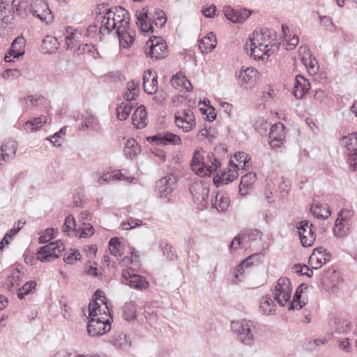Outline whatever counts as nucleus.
<instances>
[{"label": "nucleus", "instance_id": "obj_1", "mask_svg": "<svg viewBox=\"0 0 357 357\" xmlns=\"http://www.w3.org/2000/svg\"><path fill=\"white\" fill-rule=\"evenodd\" d=\"M89 314L90 319L88 321L87 332L89 335H102L111 330L112 317L110 313L107 314L104 310L102 316L100 305L96 300L91 301L89 305Z\"/></svg>", "mask_w": 357, "mask_h": 357}, {"label": "nucleus", "instance_id": "obj_2", "mask_svg": "<svg viewBox=\"0 0 357 357\" xmlns=\"http://www.w3.org/2000/svg\"><path fill=\"white\" fill-rule=\"evenodd\" d=\"M220 166V161L213 155H208L206 158L195 151L191 160L192 169L200 176H210Z\"/></svg>", "mask_w": 357, "mask_h": 357}, {"label": "nucleus", "instance_id": "obj_3", "mask_svg": "<svg viewBox=\"0 0 357 357\" xmlns=\"http://www.w3.org/2000/svg\"><path fill=\"white\" fill-rule=\"evenodd\" d=\"M256 323L248 319H240L231 322V328L237 339L243 344L251 347L254 343V335L252 328H255Z\"/></svg>", "mask_w": 357, "mask_h": 357}, {"label": "nucleus", "instance_id": "obj_4", "mask_svg": "<svg viewBox=\"0 0 357 357\" xmlns=\"http://www.w3.org/2000/svg\"><path fill=\"white\" fill-rule=\"evenodd\" d=\"M148 47L145 50L147 57L152 60H160L167 56V45L161 37L153 36L146 42Z\"/></svg>", "mask_w": 357, "mask_h": 357}, {"label": "nucleus", "instance_id": "obj_5", "mask_svg": "<svg viewBox=\"0 0 357 357\" xmlns=\"http://www.w3.org/2000/svg\"><path fill=\"white\" fill-rule=\"evenodd\" d=\"M64 249V245L60 241L51 242L38 249L37 259L42 262L52 261L59 257Z\"/></svg>", "mask_w": 357, "mask_h": 357}, {"label": "nucleus", "instance_id": "obj_6", "mask_svg": "<svg viewBox=\"0 0 357 357\" xmlns=\"http://www.w3.org/2000/svg\"><path fill=\"white\" fill-rule=\"evenodd\" d=\"M291 283L287 277H281L278 279L273 291V297L282 306L290 299L291 295Z\"/></svg>", "mask_w": 357, "mask_h": 357}, {"label": "nucleus", "instance_id": "obj_7", "mask_svg": "<svg viewBox=\"0 0 357 357\" xmlns=\"http://www.w3.org/2000/svg\"><path fill=\"white\" fill-rule=\"evenodd\" d=\"M301 243L303 247H310L316 239L315 228L308 220H302L297 224Z\"/></svg>", "mask_w": 357, "mask_h": 357}, {"label": "nucleus", "instance_id": "obj_8", "mask_svg": "<svg viewBox=\"0 0 357 357\" xmlns=\"http://www.w3.org/2000/svg\"><path fill=\"white\" fill-rule=\"evenodd\" d=\"M30 12L47 24L53 21L54 17L45 0H33L31 4Z\"/></svg>", "mask_w": 357, "mask_h": 357}, {"label": "nucleus", "instance_id": "obj_9", "mask_svg": "<svg viewBox=\"0 0 357 357\" xmlns=\"http://www.w3.org/2000/svg\"><path fill=\"white\" fill-rule=\"evenodd\" d=\"M176 185V177L174 174H168L156 183V191L160 197L170 200L171 194Z\"/></svg>", "mask_w": 357, "mask_h": 357}, {"label": "nucleus", "instance_id": "obj_10", "mask_svg": "<svg viewBox=\"0 0 357 357\" xmlns=\"http://www.w3.org/2000/svg\"><path fill=\"white\" fill-rule=\"evenodd\" d=\"M122 277L126 284L136 289H145L149 285V283L144 278L135 273L134 270L132 268L123 270Z\"/></svg>", "mask_w": 357, "mask_h": 357}, {"label": "nucleus", "instance_id": "obj_11", "mask_svg": "<svg viewBox=\"0 0 357 357\" xmlns=\"http://www.w3.org/2000/svg\"><path fill=\"white\" fill-rule=\"evenodd\" d=\"M109 13L112 17V23H115V29H123L130 24V14L128 10L121 6L109 8Z\"/></svg>", "mask_w": 357, "mask_h": 357}, {"label": "nucleus", "instance_id": "obj_12", "mask_svg": "<svg viewBox=\"0 0 357 357\" xmlns=\"http://www.w3.org/2000/svg\"><path fill=\"white\" fill-rule=\"evenodd\" d=\"M148 142L154 143L156 145H179L181 144L180 137L170 132H158L155 135L148 137Z\"/></svg>", "mask_w": 357, "mask_h": 357}, {"label": "nucleus", "instance_id": "obj_13", "mask_svg": "<svg viewBox=\"0 0 357 357\" xmlns=\"http://www.w3.org/2000/svg\"><path fill=\"white\" fill-rule=\"evenodd\" d=\"M223 13L227 20L234 23H243L251 15L252 11L246 8L235 10L231 6H225Z\"/></svg>", "mask_w": 357, "mask_h": 357}, {"label": "nucleus", "instance_id": "obj_14", "mask_svg": "<svg viewBox=\"0 0 357 357\" xmlns=\"http://www.w3.org/2000/svg\"><path fill=\"white\" fill-rule=\"evenodd\" d=\"M285 138L284 126L281 123L272 126L269 132V144L271 147H280Z\"/></svg>", "mask_w": 357, "mask_h": 357}, {"label": "nucleus", "instance_id": "obj_15", "mask_svg": "<svg viewBox=\"0 0 357 357\" xmlns=\"http://www.w3.org/2000/svg\"><path fill=\"white\" fill-rule=\"evenodd\" d=\"M195 202L206 205L208 197L209 189L202 183H194L189 188Z\"/></svg>", "mask_w": 357, "mask_h": 357}, {"label": "nucleus", "instance_id": "obj_16", "mask_svg": "<svg viewBox=\"0 0 357 357\" xmlns=\"http://www.w3.org/2000/svg\"><path fill=\"white\" fill-rule=\"evenodd\" d=\"M271 34V30L267 28L261 29L260 31H255L253 33V37L250 38V41L255 42V45L263 47L264 49L270 46L273 47Z\"/></svg>", "mask_w": 357, "mask_h": 357}, {"label": "nucleus", "instance_id": "obj_17", "mask_svg": "<svg viewBox=\"0 0 357 357\" xmlns=\"http://www.w3.org/2000/svg\"><path fill=\"white\" fill-rule=\"evenodd\" d=\"M109 342L116 349L122 351H127L132 346V340L130 337L123 332H118L112 335L109 340Z\"/></svg>", "mask_w": 357, "mask_h": 357}, {"label": "nucleus", "instance_id": "obj_18", "mask_svg": "<svg viewBox=\"0 0 357 357\" xmlns=\"http://www.w3.org/2000/svg\"><path fill=\"white\" fill-rule=\"evenodd\" d=\"M349 211H341L338 213V218L335 220V227L333 228V233L336 236H343L347 234L349 229V220L347 218V215L344 217L343 215L349 213Z\"/></svg>", "mask_w": 357, "mask_h": 357}, {"label": "nucleus", "instance_id": "obj_19", "mask_svg": "<svg viewBox=\"0 0 357 357\" xmlns=\"http://www.w3.org/2000/svg\"><path fill=\"white\" fill-rule=\"evenodd\" d=\"M310 89V82L302 75H297L295 78L293 89V95L296 99H301Z\"/></svg>", "mask_w": 357, "mask_h": 357}, {"label": "nucleus", "instance_id": "obj_20", "mask_svg": "<svg viewBox=\"0 0 357 357\" xmlns=\"http://www.w3.org/2000/svg\"><path fill=\"white\" fill-rule=\"evenodd\" d=\"M143 86L148 94H153L158 90V76L153 75L151 70H146L143 75Z\"/></svg>", "mask_w": 357, "mask_h": 357}, {"label": "nucleus", "instance_id": "obj_21", "mask_svg": "<svg viewBox=\"0 0 357 357\" xmlns=\"http://www.w3.org/2000/svg\"><path fill=\"white\" fill-rule=\"evenodd\" d=\"M244 50L250 57L255 60H259L264 59V56L268 54L271 48L266 47L264 49L263 47L255 45V42L250 41V43L247 42L245 43Z\"/></svg>", "mask_w": 357, "mask_h": 357}, {"label": "nucleus", "instance_id": "obj_22", "mask_svg": "<svg viewBox=\"0 0 357 357\" xmlns=\"http://www.w3.org/2000/svg\"><path fill=\"white\" fill-rule=\"evenodd\" d=\"M116 33L119 40V44L123 48H128L135 40V33L130 29V26L124 27L122 30L117 29Z\"/></svg>", "mask_w": 357, "mask_h": 357}, {"label": "nucleus", "instance_id": "obj_23", "mask_svg": "<svg viewBox=\"0 0 357 357\" xmlns=\"http://www.w3.org/2000/svg\"><path fill=\"white\" fill-rule=\"evenodd\" d=\"M170 83L174 88L178 89L179 90L190 91L192 89V85L191 82L181 72H178L173 75Z\"/></svg>", "mask_w": 357, "mask_h": 357}, {"label": "nucleus", "instance_id": "obj_24", "mask_svg": "<svg viewBox=\"0 0 357 357\" xmlns=\"http://www.w3.org/2000/svg\"><path fill=\"white\" fill-rule=\"evenodd\" d=\"M132 119L133 126L137 129L144 128L147 125V112L144 105H140L137 108Z\"/></svg>", "mask_w": 357, "mask_h": 357}, {"label": "nucleus", "instance_id": "obj_25", "mask_svg": "<svg viewBox=\"0 0 357 357\" xmlns=\"http://www.w3.org/2000/svg\"><path fill=\"white\" fill-rule=\"evenodd\" d=\"M213 208H216L219 212H225L228 209L230 204V199L227 194L218 192L211 200Z\"/></svg>", "mask_w": 357, "mask_h": 357}, {"label": "nucleus", "instance_id": "obj_26", "mask_svg": "<svg viewBox=\"0 0 357 357\" xmlns=\"http://www.w3.org/2000/svg\"><path fill=\"white\" fill-rule=\"evenodd\" d=\"M137 20L139 22V27L142 32L151 33H153V23L151 22V19L148 16V10L144 8L137 15Z\"/></svg>", "mask_w": 357, "mask_h": 357}, {"label": "nucleus", "instance_id": "obj_27", "mask_svg": "<svg viewBox=\"0 0 357 357\" xmlns=\"http://www.w3.org/2000/svg\"><path fill=\"white\" fill-rule=\"evenodd\" d=\"M215 36L210 33L199 41V49L202 53L211 52L216 46Z\"/></svg>", "mask_w": 357, "mask_h": 357}, {"label": "nucleus", "instance_id": "obj_28", "mask_svg": "<svg viewBox=\"0 0 357 357\" xmlns=\"http://www.w3.org/2000/svg\"><path fill=\"white\" fill-rule=\"evenodd\" d=\"M310 212L317 218L326 219L331 215L329 207L326 204H321L319 202L312 204Z\"/></svg>", "mask_w": 357, "mask_h": 357}, {"label": "nucleus", "instance_id": "obj_29", "mask_svg": "<svg viewBox=\"0 0 357 357\" xmlns=\"http://www.w3.org/2000/svg\"><path fill=\"white\" fill-rule=\"evenodd\" d=\"M256 174L253 172H248L241 177L239 184V194L245 195L248 194V190L252 184L256 181Z\"/></svg>", "mask_w": 357, "mask_h": 357}, {"label": "nucleus", "instance_id": "obj_30", "mask_svg": "<svg viewBox=\"0 0 357 357\" xmlns=\"http://www.w3.org/2000/svg\"><path fill=\"white\" fill-rule=\"evenodd\" d=\"M141 152L140 146L133 138H129L123 149L124 155L129 158H132Z\"/></svg>", "mask_w": 357, "mask_h": 357}, {"label": "nucleus", "instance_id": "obj_31", "mask_svg": "<svg viewBox=\"0 0 357 357\" xmlns=\"http://www.w3.org/2000/svg\"><path fill=\"white\" fill-rule=\"evenodd\" d=\"M302 62L306 66L307 71L311 75H315L319 72L318 61L307 50L306 56H302Z\"/></svg>", "mask_w": 357, "mask_h": 357}, {"label": "nucleus", "instance_id": "obj_32", "mask_svg": "<svg viewBox=\"0 0 357 357\" xmlns=\"http://www.w3.org/2000/svg\"><path fill=\"white\" fill-rule=\"evenodd\" d=\"M115 29V23H112L110 13H109V9L107 10L102 20V25L100 27L99 32L101 35L105 33H109Z\"/></svg>", "mask_w": 357, "mask_h": 357}, {"label": "nucleus", "instance_id": "obj_33", "mask_svg": "<svg viewBox=\"0 0 357 357\" xmlns=\"http://www.w3.org/2000/svg\"><path fill=\"white\" fill-rule=\"evenodd\" d=\"M276 305L274 301L268 296H263L260 301L259 308L265 314H272L275 313Z\"/></svg>", "mask_w": 357, "mask_h": 357}, {"label": "nucleus", "instance_id": "obj_34", "mask_svg": "<svg viewBox=\"0 0 357 357\" xmlns=\"http://www.w3.org/2000/svg\"><path fill=\"white\" fill-rule=\"evenodd\" d=\"M133 108V105L130 102H121L118 105L116 108V115L117 118L120 121H123L127 119L129 116L132 109Z\"/></svg>", "mask_w": 357, "mask_h": 357}, {"label": "nucleus", "instance_id": "obj_35", "mask_svg": "<svg viewBox=\"0 0 357 357\" xmlns=\"http://www.w3.org/2000/svg\"><path fill=\"white\" fill-rule=\"evenodd\" d=\"M340 143L349 152L357 150V134L351 133L341 139Z\"/></svg>", "mask_w": 357, "mask_h": 357}, {"label": "nucleus", "instance_id": "obj_36", "mask_svg": "<svg viewBox=\"0 0 357 357\" xmlns=\"http://www.w3.org/2000/svg\"><path fill=\"white\" fill-rule=\"evenodd\" d=\"M257 74V71L255 68H247L243 71L239 73L238 79L244 84L252 83Z\"/></svg>", "mask_w": 357, "mask_h": 357}, {"label": "nucleus", "instance_id": "obj_37", "mask_svg": "<svg viewBox=\"0 0 357 357\" xmlns=\"http://www.w3.org/2000/svg\"><path fill=\"white\" fill-rule=\"evenodd\" d=\"M310 262L314 265L312 268L317 269L321 268L326 263H323V256L321 250L317 248L314 250L312 255L310 257Z\"/></svg>", "mask_w": 357, "mask_h": 357}, {"label": "nucleus", "instance_id": "obj_38", "mask_svg": "<svg viewBox=\"0 0 357 357\" xmlns=\"http://www.w3.org/2000/svg\"><path fill=\"white\" fill-rule=\"evenodd\" d=\"M335 331L337 333H347L351 330V323L342 318H337L335 321Z\"/></svg>", "mask_w": 357, "mask_h": 357}, {"label": "nucleus", "instance_id": "obj_39", "mask_svg": "<svg viewBox=\"0 0 357 357\" xmlns=\"http://www.w3.org/2000/svg\"><path fill=\"white\" fill-rule=\"evenodd\" d=\"M36 282L30 280L26 282L22 287L18 289L17 297L20 299H23L25 296L31 293V291L36 289Z\"/></svg>", "mask_w": 357, "mask_h": 357}, {"label": "nucleus", "instance_id": "obj_40", "mask_svg": "<svg viewBox=\"0 0 357 357\" xmlns=\"http://www.w3.org/2000/svg\"><path fill=\"white\" fill-rule=\"evenodd\" d=\"M121 243L117 237L112 238L109 241V250L114 256H121L123 255L121 250Z\"/></svg>", "mask_w": 357, "mask_h": 357}, {"label": "nucleus", "instance_id": "obj_41", "mask_svg": "<svg viewBox=\"0 0 357 357\" xmlns=\"http://www.w3.org/2000/svg\"><path fill=\"white\" fill-rule=\"evenodd\" d=\"M237 174L236 172H233L231 174L223 173L221 176H216L213 178L214 183L217 186H219L220 183L227 184L236 178Z\"/></svg>", "mask_w": 357, "mask_h": 357}, {"label": "nucleus", "instance_id": "obj_42", "mask_svg": "<svg viewBox=\"0 0 357 357\" xmlns=\"http://www.w3.org/2000/svg\"><path fill=\"white\" fill-rule=\"evenodd\" d=\"M178 119L188 120V121H195L194 113L189 108L176 111L174 114V120H177Z\"/></svg>", "mask_w": 357, "mask_h": 357}, {"label": "nucleus", "instance_id": "obj_43", "mask_svg": "<svg viewBox=\"0 0 357 357\" xmlns=\"http://www.w3.org/2000/svg\"><path fill=\"white\" fill-rule=\"evenodd\" d=\"M44 119H45V117L43 116V117L35 118L33 120H29L26 123L24 129L26 131H29V132H33L34 130H37L45 123Z\"/></svg>", "mask_w": 357, "mask_h": 357}, {"label": "nucleus", "instance_id": "obj_44", "mask_svg": "<svg viewBox=\"0 0 357 357\" xmlns=\"http://www.w3.org/2000/svg\"><path fill=\"white\" fill-rule=\"evenodd\" d=\"M307 288V285L305 283L301 284L298 288L296 289V292L293 296V301L290 303L289 306V310H294L295 307H297V304L296 303L297 301L300 300L301 298V294L306 290Z\"/></svg>", "mask_w": 357, "mask_h": 357}, {"label": "nucleus", "instance_id": "obj_45", "mask_svg": "<svg viewBox=\"0 0 357 357\" xmlns=\"http://www.w3.org/2000/svg\"><path fill=\"white\" fill-rule=\"evenodd\" d=\"M123 318L126 321H131L136 317V309L134 303H126L123 307Z\"/></svg>", "mask_w": 357, "mask_h": 357}, {"label": "nucleus", "instance_id": "obj_46", "mask_svg": "<svg viewBox=\"0 0 357 357\" xmlns=\"http://www.w3.org/2000/svg\"><path fill=\"white\" fill-rule=\"evenodd\" d=\"M122 174L120 172H116L114 173H106L102 175L98 180L99 185H104L114 180H120Z\"/></svg>", "mask_w": 357, "mask_h": 357}, {"label": "nucleus", "instance_id": "obj_47", "mask_svg": "<svg viewBox=\"0 0 357 357\" xmlns=\"http://www.w3.org/2000/svg\"><path fill=\"white\" fill-rule=\"evenodd\" d=\"M174 122L176 127L185 132L190 131L196 125L195 121H188V120H182L181 119L174 120Z\"/></svg>", "mask_w": 357, "mask_h": 357}, {"label": "nucleus", "instance_id": "obj_48", "mask_svg": "<svg viewBox=\"0 0 357 357\" xmlns=\"http://www.w3.org/2000/svg\"><path fill=\"white\" fill-rule=\"evenodd\" d=\"M66 133V128H62L60 130L55 132L53 135L50 136L47 139L54 146H60L61 142L60 139L65 135Z\"/></svg>", "mask_w": 357, "mask_h": 357}, {"label": "nucleus", "instance_id": "obj_49", "mask_svg": "<svg viewBox=\"0 0 357 357\" xmlns=\"http://www.w3.org/2000/svg\"><path fill=\"white\" fill-rule=\"evenodd\" d=\"M55 230L53 228L46 229L39 237L40 243H46L54 237Z\"/></svg>", "mask_w": 357, "mask_h": 357}, {"label": "nucleus", "instance_id": "obj_50", "mask_svg": "<svg viewBox=\"0 0 357 357\" xmlns=\"http://www.w3.org/2000/svg\"><path fill=\"white\" fill-rule=\"evenodd\" d=\"M66 33L68 34L66 36V47L68 50L73 48V40H75V33H73V28L68 26L66 29Z\"/></svg>", "mask_w": 357, "mask_h": 357}, {"label": "nucleus", "instance_id": "obj_51", "mask_svg": "<svg viewBox=\"0 0 357 357\" xmlns=\"http://www.w3.org/2000/svg\"><path fill=\"white\" fill-rule=\"evenodd\" d=\"M142 225V220L135 218H130L128 222H123L121 226L123 229H130Z\"/></svg>", "mask_w": 357, "mask_h": 357}, {"label": "nucleus", "instance_id": "obj_52", "mask_svg": "<svg viewBox=\"0 0 357 357\" xmlns=\"http://www.w3.org/2000/svg\"><path fill=\"white\" fill-rule=\"evenodd\" d=\"M85 126L86 128H91L97 132H102V128L99 123L94 118H89L86 120Z\"/></svg>", "mask_w": 357, "mask_h": 357}, {"label": "nucleus", "instance_id": "obj_53", "mask_svg": "<svg viewBox=\"0 0 357 357\" xmlns=\"http://www.w3.org/2000/svg\"><path fill=\"white\" fill-rule=\"evenodd\" d=\"M22 75V73L20 70L18 69H12V68H9V69H6L5 70V71L3 73V77L5 78V79H8L10 77L11 78H17L19 77H20Z\"/></svg>", "mask_w": 357, "mask_h": 357}, {"label": "nucleus", "instance_id": "obj_54", "mask_svg": "<svg viewBox=\"0 0 357 357\" xmlns=\"http://www.w3.org/2000/svg\"><path fill=\"white\" fill-rule=\"evenodd\" d=\"M54 357H84V354H79L77 352H70L66 349L58 351Z\"/></svg>", "mask_w": 357, "mask_h": 357}, {"label": "nucleus", "instance_id": "obj_55", "mask_svg": "<svg viewBox=\"0 0 357 357\" xmlns=\"http://www.w3.org/2000/svg\"><path fill=\"white\" fill-rule=\"evenodd\" d=\"M94 233V229L93 226L88 223H83V227L82 228V233L80 235L81 238H86L87 236H91Z\"/></svg>", "mask_w": 357, "mask_h": 357}, {"label": "nucleus", "instance_id": "obj_56", "mask_svg": "<svg viewBox=\"0 0 357 357\" xmlns=\"http://www.w3.org/2000/svg\"><path fill=\"white\" fill-rule=\"evenodd\" d=\"M75 226V219L73 215H69L66 217L64 222V225L63 227V231L64 232L69 231L73 227Z\"/></svg>", "mask_w": 357, "mask_h": 357}, {"label": "nucleus", "instance_id": "obj_57", "mask_svg": "<svg viewBox=\"0 0 357 357\" xmlns=\"http://www.w3.org/2000/svg\"><path fill=\"white\" fill-rule=\"evenodd\" d=\"M36 102V98L32 96H28L22 100V105L24 109H28L30 107L34 106Z\"/></svg>", "mask_w": 357, "mask_h": 357}, {"label": "nucleus", "instance_id": "obj_58", "mask_svg": "<svg viewBox=\"0 0 357 357\" xmlns=\"http://www.w3.org/2000/svg\"><path fill=\"white\" fill-rule=\"evenodd\" d=\"M127 89L133 95L138 96L139 93V82L131 80L127 83Z\"/></svg>", "mask_w": 357, "mask_h": 357}, {"label": "nucleus", "instance_id": "obj_59", "mask_svg": "<svg viewBox=\"0 0 357 357\" xmlns=\"http://www.w3.org/2000/svg\"><path fill=\"white\" fill-rule=\"evenodd\" d=\"M319 20L321 24L329 30H332L333 28L335 26L334 24L332 22V19L330 17L326 15H319Z\"/></svg>", "mask_w": 357, "mask_h": 357}, {"label": "nucleus", "instance_id": "obj_60", "mask_svg": "<svg viewBox=\"0 0 357 357\" xmlns=\"http://www.w3.org/2000/svg\"><path fill=\"white\" fill-rule=\"evenodd\" d=\"M348 160L354 170L357 169V150L348 153Z\"/></svg>", "mask_w": 357, "mask_h": 357}, {"label": "nucleus", "instance_id": "obj_61", "mask_svg": "<svg viewBox=\"0 0 357 357\" xmlns=\"http://www.w3.org/2000/svg\"><path fill=\"white\" fill-rule=\"evenodd\" d=\"M155 15L156 20H158V22H155V25L158 26V22H160V26H163L167 22V17H165V13L162 10H158L155 12Z\"/></svg>", "mask_w": 357, "mask_h": 357}, {"label": "nucleus", "instance_id": "obj_62", "mask_svg": "<svg viewBox=\"0 0 357 357\" xmlns=\"http://www.w3.org/2000/svg\"><path fill=\"white\" fill-rule=\"evenodd\" d=\"M234 158L236 159L238 162L240 163L243 162L245 165L246 163L249 162L250 158H249L248 155L245 152H238L234 154Z\"/></svg>", "mask_w": 357, "mask_h": 357}, {"label": "nucleus", "instance_id": "obj_63", "mask_svg": "<svg viewBox=\"0 0 357 357\" xmlns=\"http://www.w3.org/2000/svg\"><path fill=\"white\" fill-rule=\"evenodd\" d=\"M285 40H287V45L290 46L289 47V50L294 49L298 45L299 41L298 37L296 35H294L292 37L289 35Z\"/></svg>", "mask_w": 357, "mask_h": 357}, {"label": "nucleus", "instance_id": "obj_64", "mask_svg": "<svg viewBox=\"0 0 357 357\" xmlns=\"http://www.w3.org/2000/svg\"><path fill=\"white\" fill-rule=\"evenodd\" d=\"M216 7L213 5L210 6L202 10L203 14L206 17H213L215 15Z\"/></svg>", "mask_w": 357, "mask_h": 357}]
</instances>
